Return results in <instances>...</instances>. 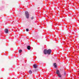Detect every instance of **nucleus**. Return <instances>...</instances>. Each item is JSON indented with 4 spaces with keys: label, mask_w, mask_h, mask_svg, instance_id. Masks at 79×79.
I'll use <instances>...</instances> for the list:
<instances>
[{
    "label": "nucleus",
    "mask_w": 79,
    "mask_h": 79,
    "mask_svg": "<svg viewBox=\"0 0 79 79\" xmlns=\"http://www.w3.org/2000/svg\"><path fill=\"white\" fill-rule=\"evenodd\" d=\"M27 48L28 50H31V46H27Z\"/></svg>",
    "instance_id": "39448f33"
},
{
    "label": "nucleus",
    "mask_w": 79,
    "mask_h": 79,
    "mask_svg": "<svg viewBox=\"0 0 79 79\" xmlns=\"http://www.w3.org/2000/svg\"><path fill=\"white\" fill-rule=\"evenodd\" d=\"M58 77H61V74L60 73H59V74H58Z\"/></svg>",
    "instance_id": "0eeeda50"
},
{
    "label": "nucleus",
    "mask_w": 79,
    "mask_h": 79,
    "mask_svg": "<svg viewBox=\"0 0 79 79\" xmlns=\"http://www.w3.org/2000/svg\"><path fill=\"white\" fill-rule=\"evenodd\" d=\"M25 15L27 18V19H29V14L28 11H26L25 12Z\"/></svg>",
    "instance_id": "f03ea898"
},
{
    "label": "nucleus",
    "mask_w": 79,
    "mask_h": 79,
    "mask_svg": "<svg viewBox=\"0 0 79 79\" xmlns=\"http://www.w3.org/2000/svg\"><path fill=\"white\" fill-rule=\"evenodd\" d=\"M33 66L34 68H37V65L36 64H34L33 65Z\"/></svg>",
    "instance_id": "20e7f679"
},
{
    "label": "nucleus",
    "mask_w": 79,
    "mask_h": 79,
    "mask_svg": "<svg viewBox=\"0 0 79 79\" xmlns=\"http://www.w3.org/2000/svg\"><path fill=\"white\" fill-rule=\"evenodd\" d=\"M29 73L30 74H32V71L30 70L29 72Z\"/></svg>",
    "instance_id": "6e6552de"
},
{
    "label": "nucleus",
    "mask_w": 79,
    "mask_h": 79,
    "mask_svg": "<svg viewBox=\"0 0 79 79\" xmlns=\"http://www.w3.org/2000/svg\"><path fill=\"white\" fill-rule=\"evenodd\" d=\"M54 66L55 68H56L57 66L56 65H54Z\"/></svg>",
    "instance_id": "ddd939ff"
},
{
    "label": "nucleus",
    "mask_w": 79,
    "mask_h": 79,
    "mask_svg": "<svg viewBox=\"0 0 79 79\" xmlns=\"http://www.w3.org/2000/svg\"><path fill=\"white\" fill-rule=\"evenodd\" d=\"M44 54L45 55H46L47 53V54H48V55H50V53H51V52H52V50L50 49H48L47 50V49H45L44 51Z\"/></svg>",
    "instance_id": "f257e3e1"
},
{
    "label": "nucleus",
    "mask_w": 79,
    "mask_h": 79,
    "mask_svg": "<svg viewBox=\"0 0 79 79\" xmlns=\"http://www.w3.org/2000/svg\"><path fill=\"white\" fill-rule=\"evenodd\" d=\"M56 73L57 74H60V71L59 70H57L56 72Z\"/></svg>",
    "instance_id": "423d86ee"
},
{
    "label": "nucleus",
    "mask_w": 79,
    "mask_h": 79,
    "mask_svg": "<svg viewBox=\"0 0 79 79\" xmlns=\"http://www.w3.org/2000/svg\"><path fill=\"white\" fill-rule=\"evenodd\" d=\"M65 74H66V73H65Z\"/></svg>",
    "instance_id": "4468645a"
},
{
    "label": "nucleus",
    "mask_w": 79,
    "mask_h": 79,
    "mask_svg": "<svg viewBox=\"0 0 79 79\" xmlns=\"http://www.w3.org/2000/svg\"><path fill=\"white\" fill-rule=\"evenodd\" d=\"M53 65H54V66H55V65H56V63H54Z\"/></svg>",
    "instance_id": "f8f14e48"
},
{
    "label": "nucleus",
    "mask_w": 79,
    "mask_h": 79,
    "mask_svg": "<svg viewBox=\"0 0 79 79\" xmlns=\"http://www.w3.org/2000/svg\"><path fill=\"white\" fill-rule=\"evenodd\" d=\"M8 32H9V31L8 30V29H6L5 30V33H8Z\"/></svg>",
    "instance_id": "7ed1b4c3"
},
{
    "label": "nucleus",
    "mask_w": 79,
    "mask_h": 79,
    "mask_svg": "<svg viewBox=\"0 0 79 79\" xmlns=\"http://www.w3.org/2000/svg\"><path fill=\"white\" fill-rule=\"evenodd\" d=\"M34 19V17H32L31 18V19Z\"/></svg>",
    "instance_id": "9b49d317"
},
{
    "label": "nucleus",
    "mask_w": 79,
    "mask_h": 79,
    "mask_svg": "<svg viewBox=\"0 0 79 79\" xmlns=\"http://www.w3.org/2000/svg\"><path fill=\"white\" fill-rule=\"evenodd\" d=\"M21 52H22V50H20L19 51V53H21Z\"/></svg>",
    "instance_id": "1a4fd4ad"
},
{
    "label": "nucleus",
    "mask_w": 79,
    "mask_h": 79,
    "mask_svg": "<svg viewBox=\"0 0 79 79\" xmlns=\"http://www.w3.org/2000/svg\"><path fill=\"white\" fill-rule=\"evenodd\" d=\"M26 31H27V32H28V31H29V29H27L26 30Z\"/></svg>",
    "instance_id": "9d476101"
}]
</instances>
